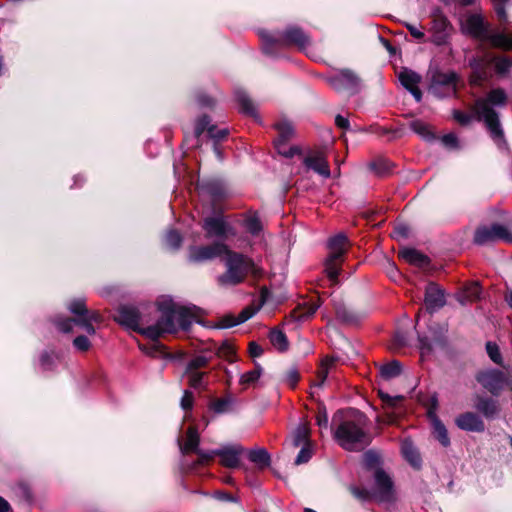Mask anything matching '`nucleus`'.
Segmentation results:
<instances>
[{"label":"nucleus","mask_w":512,"mask_h":512,"mask_svg":"<svg viewBox=\"0 0 512 512\" xmlns=\"http://www.w3.org/2000/svg\"><path fill=\"white\" fill-rule=\"evenodd\" d=\"M445 304L443 291L435 283H429L425 291V305L429 311H435Z\"/></svg>","instance_id":"412c9836"},{"label":"nucleus","mask_w":512,"mask_h":512,"mask_svg":"<svg viewBox=\"0 0 512 512\" xmlns=\"http://www.w3.org/2000/svg\"><path fill=\"white\" fill-rule=\"evenodd\" d=\"M381 399L388 405V406H394L398 401L402 399L401 396H395L391 397L388 394H385L383 392L379 393Z\"/></svg>","instance_id":"0e129e2a"},{"label":"nucleus","mask_w":512,"mask_h":512,"mask_svg":"<svg viewBox=\"0 0 512 512\" xmlns=\"http://www.w3.org/2000/svg\"><path fill=\"white\" fill-rule=\"evenodd\" d=\"M69 311L75 316L83 315L85 313L90 312L85 305V300L83 298H78L72 300L68 305Z\"/></svg>","instance_id":"37998d69"},{"label":"nucleus","mask_w":512,"mask_h":512,"mask_svg":"<svg viewBox=\"0 0 512 512\" xmlns=\"http://www.w3.org/2000/svg\"><path fill=\"white\" fill-rule=\"evenodd\" d=\"M261 374H262V367L258 363H256L254 370L248 371L241 375L240 383L242 385L253 384L260 378Z\"/></svg>","instance_id":"a19ab883"},{"label":"nucleus","mask_w":512,"mask_h":512,"mask_svg":"<svg viewBox=\"0 0 512 512\" xmlns=\"http://www.w3.org/2000/svg\"><path fill=\"white\" fill-rule=\"evenodd\" d=\"M430 31L431 41L438 46L444 45L450 36L451 25L445 17L439 16L433 19Z\"/></svg>","instance_id":"a211bd4d"},{"label":"nucleus","mask_w":512,"mask_h":512,"mask_svg":"<svg viewBox=\"0 0 512 512\" xmlns=\"http://www.w3.org/2000/svg\"><path fill=\"white\" fill-rule=\"evenodd\" d=\"M298 379H299V374H298L297 370L291 369L288 371L286 380L291 387H294L296 385Z\"/></svg>","instance_id":"338daca9"},{"label":"nucleus","mask_w":512,"mask_h":512,"mask_svg":"<svg viewBox=\"0 0 512 512\" xmlns=\"http://www.w3.org/2000/svg\"><path fill=\"white\" fill-rule=\"evenodd\" d=\"M476 379L493 395H498L508 384L507 376L497 369L480 371L476 375Z\"/></svg>","instance_id":"9b49d317"},{"label":"nucleus","mask_w":512,"mask_h":512,"mask_svg":"<svg viewBox=\"0 0 512 512\" xmlns=\"http://www.w3.org/2000/svg\"><path fill=\"white\" fill-rule=\"evenodd\" d=\"M231 406V401L229 399H217L211 405L212 410L215 413H225L229 410Z\"/></svg>","instance_id":"5fc2aeb1"},{"label":"nucleus","mask_w":512,"mask_h":512,"mask_svg":"<svg viewBox=\"0 0 512 512\" xmlns=\"http://www.w3.org/2000/svg\"><path fill=\"white\" fill-rule=\"evenodd\" d=\"M481 288L478 283H473L465 289L466 298L469 301H473L479 298Z\"/></svg>","instance_id":"052dcab7"},{"label":"nucleus","mask_w":512,"mask_h":512,"mask_svg":"<svg viewBox=\"0 0 512 512\" xmlns=\"http://www.w3.org/2000/svg\"><path fill=\"white\" fill-rule=\"evenodd\" d=\"M399 256L407 263L414 265L419 268H425L429 265V258L413 248H404L399 251Z\"/></svg>","instance_id":"5701e85b"},{"label":"nucleus","mask_w":512,"mask_h":512,"mask_svg":"<svg viewBox=\"0 0 512 512\" xmlns=\"http://www.w3.org/2000/svg\"><path fill=\"white\" fill-rule=\"evenodd\" d=\"M475 407L486 418L495 417L499 411L497 402L487 398H480Z\"/></svg>","instance_id":"7c9ffc66"},{"label":"nucleus","mask_w":512,"mask_h":512,"mask_svg":"<svg viewBox=\"0 0 512 512\" xmlns=\"http://www.w3.org/2000/svg\"><path fill=\"white\" fill-rule=\"evenodd\" d=\"M74 320V325H79L82 329H84L89 335L95 334V328L93 326V322L101 321V315L97 311H90L83 315L76 316Z\"/></svg>","instance_id":"a878e982"},{"label":"nucleus","mask_w":512,"mask_h":512,"mask_svg":"<svg viewBox=\"0 0 512 512\" xmlns=\"http://www.w3.org/2000/svg\"><path fill=\"white\" fill-rule=\"evenodd\" d=\"M347 244L348 238L343 233L335 235L328 242L329 255L325 261V272L332 284H338L339 261L346 253Z\"/></svg>","instance_id":"0eeeda50"},{"label":"nucleus","mask_w":512,"mask_h":512,"mask_svg":"<svg viewBox=\"0 0 512 512\" xmlns=\"http://www.w3.org/2000/svg\"><path fill=\"white\" fill-rule=\"evenodd\" d=\"M269 339L271 344L278 351L284 352L288 349V339L285 333L280 329H272L269 333Z\"/></svg>","instance_id":"c9c22d12"},{"label":"nucleus","mask_w":512,"mask_h":512,"mask_svg":"<svg viewBox=\"0 0 512 512\" xmlns=\"http://www.w3.org/2000/svg\"><path fill=\"white\" fill-rule=\"evenodd\" d=\"M73 345L77 350L84 352L90 348L91 343L86 336L81 335L73 340Z\"/></svg>","instance_id":"680f3d73"},{"label":"nucleus","mask_w":512,"mask_h":512,"mask_svg":"<svg viewBox=\"0 0 512 512\" xmlns=\"http://www.w3.org/2000/svg\"><path fill=\"white\" fill-rule=\"evenodd\" d=\"M401 374V364L397 360H393L387 364L379 366V375L384 380H391Z\"/></svg>","instance_id":"473e14b6"},{"label":"nucleus","mask_w":512,"mask_h":512,"mask_svg":"<svg viewBox=\"0 0 512 512\" xmlns=\"http://www.w3.org/2000/svg\"><path fill=\"white\" fill-rule=\"evenodd\" d=\"M493 67L497 74L505 75L512 67V60L507 57H496L493 55Z\"/></svg>","instance_id":"58836bf2"},{"label":"nucleus","mask_w":512,"mask_h":512,"mask_svg":"<svg viewBox=\"0 0 512 512\" xmlns=\"http://www.w3.org/2000/svg\"><path fill=\"white\" fill-rule=\"evenodd\" d=\"M57 360L58 356L46 352L41 355L40 362L44 370H51L55 366Z\"/></svg>","instance_id":"6e6d98bb"},{"label":"nucleus","mask_w":512,"mask_h":512,"mask_svg":"<svg viewBox=\"0 0 512 512\" xmlns=\"http://www.w3.org/2000/svg\"><path fill=\"white\" fill-rule=\"evenodd\" d=\"M244 448L239 444H227L219 448L220 463L226 468H237Z\"/></svg>","instance_id":"dca6fc26"},{"label":"nucleus","mask_w":512,"mask_h":512,"mask_svg":"<svg viewBox=\"0 0 512 512\" xmlns=\"http://www.w3.org/2000/svg\"><path fill=\"white\" fill-rule=\"evenodd\" d=\"M57 329L63 333H69L74 326V320L70 318H57L55 320Z\"/></svg>","instance_id":"3c124183"},{"label":"nucleus","mask_w":512,"mask_h":512,"mask_svg":"<svg viewBox=\"0 0 512 512\" xmlns=\"http://www.w3.org/2000/svg\"><path fill=\"white\" fill-rule=\"evenodd\" d=\"M306 168L313 170L323 178L331 176L330 168L323 152L315 151L309 153L303 160Z\"/></svg>","instance_id":"f3484780"},{"label":"nucleus","mask_w":512,"mask_h":512,"mask_svg":"<svg viewBox=\"0 0 512 512\" xmlns=\"http://www.w3.org/2000/svg\"><path fill=\"white\" fill-rule=\"evenodd\" d=\"M474 242L478 245L496 242L493 225L477 228L474 234Z\"/></svg>","instance_id":"2f4dec72"},{"label":"nucleus","mask_w":512,"mask_h":512,"mask_svg":"<svg viewBox=\"0 0 512 512\" xmlns=\"http://www.w3.org/2000/svg\"><path fill=\"white\" fill-rule=\"evenodd\" d=\"M375 487L373 497L380 502H388L393 499V482L391 478L381 469L374 474Z\"/></svg>","instance_id":"2eb2a0df"},{"label":"nucleus","mask_w":512,"mask_h":512,"mask_svg":"<svg viewBox=\"0 0 512 512\" xmlns=\"http://www.w3.org/2000/svg\"><path fill=\"white\" fill-rule=\"evenodd\" d=\"M200 435L194 427H189L186 433V439L184 442L178 440L179 449L182 454L190 452L196 453L199 449Z\"/></svg>","instance_id":"b1692460"},{"label":"nucleus","mask_w":512,"mask_h":512,"mask_svg":"<svg viewBox=\"0 0 512 512\" xmlns=\"http://www.w3.org/2000/svg\"><path fill=\"white\" fill-rule=\"evenodd\" d=\"M334 366V359L333 358H325L322 360L321 365L319 367L318 373H317V380L314 383L315 387H322L327 379V376L331 369Z\"/></svg>","instance_id":"e433bc0d"},{"label":"nucleus","mask_w":512,"mask_h":512,"mask_svg":"<svg viewBox=\"0 0 512 512\" xmlns=\"http://www.w3.org/2000/svg\"><path fill=\"white\" fill-rule=\"evenodd\" d=\"M401 84L409 91L417 87L421 81V76L409 69L402 70L398 75Z\"/></svg>","instance_id":"f704fd0d"},{"label":"nucleus","mask_w":512,"mask_h":512,"mask_svg":"<svg viewBox=\"0 0 512 512\" xmlns=\"http://www.w3.org/2000/svg\"><path fill=\"white\" fill-rule=\"evenodd\" d=\"M274 126L278 131V137L274 140L277 151L286 157H292L297 152V148L290 147L286 149V143L294 135L293 125L288 120L283 119L276 122Z\"/></svg>","instance_id":"ddd939ff"},{"label":"nucleus","mask_w":512,"mask_h":512,"mask_svg":"<svg viewBox=\"0 0 512 512\" xmlns=\"http://www.w3.org/2000/svg\"><path fill=\"white\" fill-rule=\"evenodd\" d=\"M486 351H487V354L490 357V359L495 364H501L502 363V357H501V353L499 351V347L495 343L487 342V344H486Z\"/></svg>","instance_id":"a18cd8bd"},{"label":"nucleus","mask_w":512,"mask_h":512,"mask_svg":"<svg viewBox=\"0 0 512 512\" xmlns=\"http://www.w3.org/2000/svg\"><path fill=\"white\" fill-rule=\"evenodd\" d=\"M492 225L496 241L512 243V223L508 226L499 223H495Z\"/></svg>","instance_id":"4c0bfd02"},{"label":"nucleus","mask_w":512,"mask_h":512,"mask_svg":"<svg viewBox=\"0 0 512 512\" xmlns=\"http://www.w3.org/2000/svg\"><path fill=\"white\" fill-rule=\"evenodd\" d=\"M225 271L216 277L221 288H231L244 282L248 274L259 277L261 270L254 262L243 254L229 251L223 258Z\"/></svg>","instance_id":"20e7f679"},{"label":"nucleus","mask_w":512,"mask_h":512,"mask_svg":"<svg viewBox=\"0 0 512 512\" xmlns=\"http://www.w3.org/2000/svg\"><path fill=\"white\" fill-rule=\"evenodd\" d=\"M312 456V450H311V444L303 445L301 450L299 451L296 459L295 464L300 465L307 463Z\"/></svg>","instance_id":"09e8293b"},{"label":"nucleus","mask_w":512,"mask_h":512,"mask_svg":"<svg viewBox=\"0 0 512 512\" xmlns=\"http://www.w3.org/2000/svg\"><path fill=\"white\" fill-rule=\"evenodd\" d=\"M160 318L155 324L146 325L137 308L121 306L115 317L116 321L128 329L136 331L153 341L158 340L166 333H175L178 329L187 331L197 321L195 306H182L170 298H162L157 302Z\"/></svg>","instance_id":"f257e3e1"},{"label":"nucleus","mask_w":512,"mask_h":512,"mask_svg":"<svg viewBox=\"0 0 512 512\" xmlns=\"http://www.w3.org/2000/svg\"><path fill=\"white\" fill-rule=\"evenodd\" d=\"M329 84L337 91H358L360 80L351 70L343 69L328 79Z\"/></svg>","instance_id":"4468645a"},{"label":"nucleus","mask_w":512,"mask_h":512,"mask_svg":"<svg viewBox=\"0 0 512 512\" xmlns=\"http://www.w3.org/2000/svg\"><path fill=\"white\" fill-rule=\"evenodd\" d=\"M249 353L252 357H259L263 354V349L257 343L251 342L249 345Z\"/></svg>","instance_id":"774afa93"},{"label":"nucleus","mask_w":512,"mask_h":512,"mask_svg":"<svg viewBox=\"0 0 512 512\" xmlns=\"http://www.w3.org/2000/svg\"><path fill=\"white\" fill-rule=\"evenodd\" d=\"M337 317L346 323H355L358 321V318L350 311H348L344 306L336 308Z\"/></svg>","instance_id":"de8ad7c7"},{"label":"nucleus","mask_w":512,"mask_h":512,"mask_svg":"<svg viewBox=\"0 0 512 512\" xmlns=\"http://www.w3.org/2000/svg\"><path fill=\"white\" fill-rule=\"evenodd\" d=\"M469 67L472 70L470 75V83L472 85H480L490 76L493 67V54L485 52L482 55L473 56L469 60Z\"/></svg>","instance_id":"6e6552de"},{"label":"nucleus","mask_w":512,"mask_h":512,"mask_svg":"<svg viewBox=\"0 0 512 512\" xmlns=\"http://www.w3.org/2000/svg\"><path fill=\"white\" fill-rule=\"evenodd\" d=\"M370 168L378 174H384L390 170V162L386 159H378L370 164Z\"/></svg>","instance_id":"864d4df0"},{"label":"nucleus","mask_w":512,"mask_h":512,"mask_svg":"<svg viewBox=\"0 0 512 512\" xmlns=\"http://www.w3.org/2000/svg\"><path fill=\"white\" fill-rule=\"evenodd\" d=\"M401 452L403 457L410 463V465L414 468L421 467V456L414 446L411 440L405 439L401 443Z\"/></svg>","instance_id":"393cba45"},{"label":"nucleus","mask_w":512,"mask_h":512,"mask_svg":"<svg viewBox=\"0 0 512 512\" xmlns=\"http://www.w3.org/2000/svg\"><path fill=\"white\" fill-rule=\"evenodd\" d=\"M509 0H493L495 12L501 21L507 20L505 6Z\"/></svg>","instance_id":"4d7b16f0"},{"label":"nucleus","mask_w":512,"mask_h":512,"mask_svg":"<svg viewBox=\"0 0 512 512\" xmlns=\"http://www.w3.org/2000/svg\"><path fill=\"white\" fill-rule=\"evenodd\" d=\"M196 454L199 456L197 464L203 465L206 462H208L209 460H211L213 457L219 456V449L208 450V451L198 449Z\"/></svg>","instance_id":"603ef678"},{"label":"nucleus","mask_w":512,"mask_h":512,"mask_svg":"<svg viewBox=\"0 0 512 512\" xmlns=\"http://www.w3.org/2000/svg\"><path fill=\"white\" fill-rule=\"evenodd\" d=\"M165 243L172 249H178L182 243V237L179 232L170 230L165 235Z\"/></svg>","instance_id":"c03bdc74"},{"label":"nucleus","mask_w":512,"mask_h":512,"mask_svg":"<svg viewBox=\"0 0 512 512\" xmlns=\"http://www.w3.org/2000/svg\"><path fill=\"white\" fill-rule=\"evenodd\" d=\"M428 417L432 425V433L434 437L441 443L442 446L448 447L450 445V438L445 425L440 421L437 414L433 411L428 412Z\"/></svg>","instance_id":"4be33fe9"},{"label":"nucleus","mask_w":512,"mask_h":512,"mask_svg":"<svg viewBox=\"0 0 512 512\" xmlns=\"http://www.w3.org/2000/svg\"><path fill=\"white\" fill-rule=\"evenodd\" d=\"M205 130H207L209 137L216 141L224 139L228 134L227 129H217L216 126L210 124L208 116H203L197 120L194 129L195 137L198 139Z\"/></svg>","instance_id":"6ab92c4d"},{"label":"nucleus","mask_w":512,"mask_h":512,"mask_svg":"<svg viewBox=\"0 0 512 512\" xmlns=\"http://www.w3.org/2000/svg\"><path fill=\"white\" fill-rule=\"evenodd\" d=\"M245 226L252 235L259 234L262 229L261 222L256 216H252L246 219Z\"/></svg>","instance_id":"8fccbe9b"},{"label":"nucleus","mask_w":512,"mask_h":512,"mask_svg":"<svg viewBox=\"0 0 512 512\" xmlns=\"http://www.w3.org/2000/svg\"><path fill=\"white\" fill-rule=\"evenodd\" d=\"M263 39L267 43H275L278 45H296L300 49H305L309 46L310 40L309 37L297 27H289L287 28L281 36L274 39L268 33L263 34Z\"/></svg>","instance_id":"9d476101"},{"label":"nucleus","mask_w":512,"mask_h":512,"mask_svg":"<svg viewBox=\"0 0 512 512\" xmlns=\"http://www.w3.org/2000/svg\"><path fill=\"white\" fill-rule=\"evenodd\" d=\"M351 493L359 500L361 501H367L373 497V490L368 491L366 489H360L357 487H351L350 488Z\"/></svg>","instance_id":"bf43d9fd"},{"label":"nucleus","mask_w":512,"mask_h":512,"mask_svg":"<svg viewBox=\"0 0 512 512\" xmlns=\"http://www.w3.org/2000/svg\"><path fill=\"white\" fill-rule=\"evenodd\" d=\"M214 353L210 349H204L199 353L191 355L186 361L184 374L188 377V383L191 388L204 390L208 386V373L201 371L213 359Z\"/></svg>","instance_id":"423d86ee"},{"label":"nucleus","mask_w":512,"mask_h":512,"mask_svg":"<svg viewBox=\"0 0 512 512\" xmlns=\"http://www.w3.org/2000/svg\"><path fill=\"white\" fill-rule=\"evenodd\" d=\"M248 459L260 470L269 467L271 463L270 454L264 448L251 449L248 452Z\"/></svg>","instance_id":"c85d7f7f"},{"label":"nucleus","mask_w":512,"mask_h":512,"mask_svg":"<svg viewBox=\"0 0 512 512\" xmlns=\"http://www.w3.org/2000/svg\"><path fill=\"white\" fill-rule=\"evenodd\" d=\"M317 425L322 428H327L328 426V415L325 410L319 411L316 417Z\"/></svg>","instance_id":"69168bd1"},{"label":"nucleus","mask_w":512,"mask_h":512,"mask_svg":"<svg viewBox=\"0 0 512 512\" xmlns=\"http://www.w3.org/2000/svg\"><path fill=\"white\" fill-rule=\"evenodd\" d=\"M230 249L221 242L213 243L207 246H193L189 250V260L191 262H204L213 260L222 255H226Z\"/></svg>","instance_id":"f8f14e48"},{"label":"nucleus","mask_w":512,"mask_h":512,"mask_svg":"<svg viewBox=\"0 0 512 512\" xmlns=\"http://www.w3.org/2000/svg\"><path fill=\"white\" fill-rule=\"evenodd\" d=\"M456 82L457 75L454 72L448 73H438L434 76L433 80V88L435 89L437 86L446 87L449 94L456 93Z\"/></svg>","instance_id":"bb28decb"},{"label":"nucleus","mask_w":512,"mask_h":512,"mask_svg":"<svg viewBox=\"0 0 512 512\" xmlns=\"http://www.w3.org/2000/svg\"><path fill=\"white\" fill-rule=\"evenodd\" d=\"M235 99L239 104V109L242 113L256 117V106L244 90H236Z\"/></svg>","instance_id":"c756f323"},{"label":"nucleus","mask_w":512,"mask_h":512,"mask_svg":"<svg viewBox=\"0 0 512 512\" xmlns=\"http://www.w3.org/2000/svg\"><path fill=\"white\" fill-rule=\"evenodd\" d=\"M455 423L460 429L465 431L483 432L485 429V425L482 419L477 414L472 412L460 414L456 418Z\"/></svg>","instance_id":"aec40b11"},{"label":"nucleus","mask_w":512,"mask_h":512,"mask_svg":"<svg viewBox=\"0 0 512 512\" xmlns=\"http://www.w3.org/2000/svg\"><path fill=\"white\" fill-rule=\"evenodd\" d=\"M343 416L342 421L334 432L338 444L347 451H360L370 442L365 432V416L355 409L338 412L336 416Z\"/></svg>","instance_id":"7ed1b4c3"},{"label":"nucleus","mask_w":512,"mask_h":512,"mask_svg":"<svg viewBox=\"0 0 512 512\" xmlns=\"http://www.w3.org/2000/svg\"><path fill=\"white\" fill-rule=\"evenodd\" d=\"M404 25L407 28V30L409 31V33L411 34V36L413 38H415L418 42L425 41V34L422 30L421 25H416V24H412V23H408V22H406Z\"/></svg>","instance_id":"49530a36"},{"label":"nucleus","mask_w":512,"mask_h":512,"mask_svg":"<svg viewBox=\"0 0 512 512\" xmlns=\"http://www.w3.org/2000/svg\"><path fill=\"white\" fill-rule=\"evenodd\" d=\"M193 404H194V395L191 391L189 390H185L183 392V396L181 398V401H180V405H181V408L183 410H190L192 409L193 407Z\"/></svg>","instance_id":"13d9d810"},{"label":"nucleus","mask_w":512,"mask_h":512,"mask_svg":"<svg viewBox=\"0 0 512 512\" xmlns=\"http://www.w3.org/2000/svg\"><path fill=\"white\" fill-rule=\"evenodd\" d=\"M214 355L226 359L229 362H233L235 359L234 347L227 341H224L217 349L213 352Z\"/></svg>","instance_id":"ea45409f"},{"label":"nucleus","mask_w":512,"mask_h":512,"mask_svg":"<svg viewBox=\"0 0 512 512\" xmlns=\"http://www.w3.org/2000/svg\"><path fill=\"white\" fill-rule=\"evenodd\" d=\"M202 228L206 232V238L226 239L228 236L236 234L233 227L225 220L222 214L206 217L203 220Z\"/></svg>","instance_id":"1a4fd4ad"},{"label":"nucleus","mask_w":512,"mask_h":512,"mask_svg":"<svg viewBox=\"0 0 512 512\" xmlns=\"http://www.w3.org/2000/svg\"><path fill=\"white\" fill-rule=\"evenodd\" d=\"M442 143L449 148L458 147V139L454 133H448L442 137Z\"/></svg>","instance_id":"e2e57ef3"},{"label":"nucleus","mask_w":512,"mask_h":512,"mask_svg":"<svg viewBox=\"0 0 512 512\" xmlns=\"http://www.w3.org/2000/svg\"><path fill=\"white\" fill-rule=\"evenodd\" d=\"M257 312V309L248 307L242 310V312L238 315L237 319H234L232 316L223 317L220 320L219 327L220 328H230L236 326L238 324L244 323L253 317Z\"/></svg>","instance_id":"cd10ccee"},{"label":"nucleus","mask_w":512,"mask_h":512,"mask_svg":"<svg viewBox=\"0 0 512 512\" xmlns=\"http://www.w3.org/2000/svg\"><path fill=\"white\" fill-rule=\"evenodd\" d=\"M462 29L466 34L477 39L488 38L491 44L504 50L512 49V34L502 32L493 33L487 36V28L483 18L478 14L469 15L462 24Z\"/></svg>","instance_id":"39448f33"},{"label":"nucleus","mask_w":512,"mask_h":512,"mask_svg":"<svg viewBox=\"0 0 512 512\" xmlns=\"http://www.w3.org/2000/svg\"><path fill=\"white\" fill-rule=\"evenodd\" d=\"M310 429L305 424H300L294 430L290 443L293 447H298L302 444L307 445L309 442Z\"/></svg>","instance_id":"72a5a7b5"},{"label":"nucleus","mask_w":512,"mask_h":512,"mask_svg":"<svg viewBox=\"0 0 512 512\" xmlns=\"http://www.w3.org/2000/svg\"><path fill=\"white\" fill-rule=\"evenodd\" d=\"M507 94L501 88L492 89L486 97L478 98L473 107V114L454 111V119L461 125H468L476 118L483 121L489 131L490 137L502 151L508 150V143L504 136L503 128L500 124L499 115L494 110L497 107L505 106Z\"/></svg>","instance_id":"f03ea898"},{"label":"nucleus","mask_w":512,"mask_h":512,"mask_svg":"<svg viewBox=\"0 0 512 512\" xmlns=\"http://www.w3.org/2000/svg\"><path fill=\"white\" fill-rule=\"evenodd\" d=\"M410 128L426 140L433 138V134L431 133L429 126L420 120L412 121Z\"/></svg>","instance_id":"79ce46f5"}]
</instances>
